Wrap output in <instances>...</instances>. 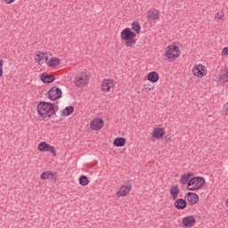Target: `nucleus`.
<instances>
[{"label": "nucleus", "instance_id": "obj_10", "mask_svg": "<svg viewBox=\"0 0 228 228\" xmlns=\"http://www.w3.org/2000/svg\"><path fill=\"white\" fill-rule=\"evenodd\" d=\"M90 83V75L88 73H82L75 77V84L79 88L86 86Z\"/></svg>", "mask_w": 228, "mask_h": 228}, {"label": "nucleus", "instance_id": "obj_24", "mask_svg": "<svg viewBox=\"0 0 228 228\" xmlns=\"http://www.w3.org/2000/svg\"><path fill=\"white\" fill-rule=\"evenodd\" d=\"M40 79L43 83H53L55 77L53 75H49L47 73H43L40 77Z\"/></svg>", "mask_w": 228, "mask_h": 228}, {"label": "nucleus", "instance_id": "obj_8", "mask_svg": "<svg viewBox=\"0 0 228 228\" xmlns=\"http://www.w3.org/2000/svg\"><path fill=\"white\" fill-rule=\"evenodd\" d=\"M37 151L39 152H50L53 158H56L57 156L56 147L51 145L45 141L40 142L37 144Z\"/></svg>", "mask_w": 228, "mask_h": 228}, {"label": "nucleus", "instance_id": "obj_35", "mask_svg": "<svg viewBox=\"0 0 228 228\" xmlns=\"http://www.w3.org/2000/svg\"><path fill=\"white\" fill-rule=\"evenodd\" d=\"M125 29H129V28H126Z\"/></svg>", "mask_w": 228, "mask_h": 228}, {"label": "nucleus", "instance_id": "obj_6", "mask_svg": "<svg viewBox=\"0 0 228 228\" xmlns=\"http://www.w3.org/2000/svg\"><path fill=\"white\" fill-rule=\"evenodd\" d=\"M117 82L112 78H105L102 81L101 90L103 94H113Z\"/></svg>", "mask_w": 228, "mask_h": 228}, {"label": "nucleus", "instance_id": "obj_15", "mask_svg": "<svg viewBox=\"0 0 228 228\" xmlns=\"http://www.w3.org/2000/svg\"><path fill=\"white\" fill-rule=\"evenodd\" d=\"M49 57V53L45 52H38L36 53L34 60L37 65H44V63L47 62V58Z\"/></svg>", "mask_w": 228, "mask_h": 228}, {"label": "nucleus", "instance_id": "obj_16", "mask_svg": "<svg viewBox=\"0 0 228 228\" xmlns=\"http://www.w3.org/2000/svg\"><path fill=\"white\" fill-rule=\"evenodd\" d=\"M182 224L183 227H195V224H197V219H195V216H187L182 219Z\"/></svg>", "mask_w": 228, "mask_h": 228}, {"label": "nucleus", "instance_id": "obj_14", "mask_svg": "<svg viewBox=\"0 0 228 228\" xmlns=\"http://www.w3.org/2000/svg\"><path fill=\"white\" fill-rule=\"evenodd\" d=\"M193 176L194 175L192 172L183 173L180 176V180H179L180 184H182L183 186H186V188H188V186H190V181H191Z\"/></svg>", "mask_w": 228, "mask_h": 228}, {"label": "nucleus", "instance_id": "obj_32", "mask_svg": "<svg viewBox=\"0 0 228 228\" xmlns=\"http://www.w3.org/2000/svg\"><path fill=\"white\" fill-rule=\"evenodd\" d=\"M222 17H223V15L220 12H217L216 14L215 19H216V20H220L222 19Z\"/></svg>", "mask_w": 228, "mask_h": 228}, {"label": "nucleus", "instance_id": "obj_30", "mask_svg": "<svg viewBox=\"0 0 228 228\" xmlns=\"http://www.w3.org/2000/svg\"><path fill=\"white\" fill-rule=\"evenodd\" d=\"M132 29H142L139 22L134 21L132 23Z\"/></svg>", "mask_w": 228, "mask_h": 228}, {"label": "nucleus", "instance_id": "obj_18", "mask_svg": "<svg viewBox=\"0 0 228 228\" xmlns=\"http://www.w3.org/2000/svg\"><path fill=\"white\" fill-rule=\"evenodd\" d=\"M181 193V189L179 185H173L169 189V194L173 200H177L179 199V194Z\"/></svg>", "mask_w": 228, "mask_h": 228}, {"label": "nucleus", "instance_id": "obj_5", "mask_svg": "<svg viewBox=\"0 0 228 228\" xmlns=\"http://www.w3.org/2000/svg\"><path fill=\"white\" fill-rule=\"evenodd\" d=\"M192 76L198 79H202L208 76V67L202 63L194 64L191 69Z\"/></svg>", "mask_w": 228, "mask_h": 228}, {"label": "nucleus", "instance_id": "obj_7", "mask_svg": "<svg viewBox=\"0 0 228 228\" xmlns=\"http://www.w3.org/2000/svg\"><path fill=\"white\" fill-rule=\"evenodd\" d=\"M131 190H133V183L129 181L124 182L119 189L116 191V197H118V199L127 197V195L131 193Z\"/></svg>", "mask_w": 228, "mask_h": 228}, {"label": "nucleus", "instance_id": "obj_33", "mask_svg": "<svg viewBox=\"0 0 228 228\" xmlns=\"http://www.w3.org/2000/svg\"><path fill=\"white\" fill-rule=\"evenodd\" d=\"M6 4H12V3H13V1L15 0H4Z\"/></svg>", "mask_w": 228, "mask_h": 228}, {"label": "nucleus", "instance_id": "obj_4", "mask_svg": "<svg viewBox=\"0 0 228 228\" xmlns=\"http://www.w3.org/2000/svg\"><path fill=\"white\" fill-rule=\"evenodd\" d=\"M134 37H136V34L131 29H124L121 32V39L126 41V47H133L136 44Z\"/></svg>", "mask_w": 228, "mask_h": 228}, {"label": "nucleus", "instance_id": "obj_22", "mask_svg": "<svg viewBox=\"0 0 228 228\" xmlns=\"http://www.w3.org/2000/svg\"><path fill=\"white\" fill-rule=\"evenodd\" d=\"M74 106L69 105L65 107L62 110H61V116L67 118V117H70V115H72V113H74Z\"/></svg>", "mask_w": 228, "mask_h": 228}, {"label": "nucleus", "instance_id": "obj_21", "mask_svg": "<svg viewBox=\"0 0 228 228\" xmlns=\"http://www.w3.org/2000/svg\"><path fill=\"white\" fill-rule=\"evenodd\" d=\"M127 143V140L124 137H117L113 140L112 145L114 147H126V144Z\"/></svg>", "mask_w": 228, "mask_h": 228}, {"label": "nucleus", "instance_id": "obj_20", "mask_svg": "<svg viewBox=\"0 0 228 228\" xmlns=\"http://www.w3.org/2000/svg\"><path fill=\"white\" fill-rule=\"evenodd\" d=\"M175 200V201L174 202V207L175 208V209H179V210L186 209V205L188 204L186 202V200L176 199Z\"/></svg>", "mask_w": 228, "mask_h": 228}, {"label": "nucleus", "instance_id": "obj_28", "mask_svg": "<svg viewBox=\"0 0 228 228\" xmlns=\"http://www.w3.org/2000/svg\"><path fill=\"white\" fill-rule=\"evenodd\" d=\"M142 88L144 92H152L154 90V86L151 85L150 83L143 84Z\"/></svg>", "mask_w": 228, "mask_h": 228}, {"label": "nucleus", "instance_id": "obj_2", "mask_svg": "<svg viewBox=\"0 0 228 228\" xmlns=\"http://www.w3.org/2000/svg\"><path fill=\"white\" fill-rule=\"evenodd\" d=\"M164 56L167 60L174 61L181 56V48L177 45H169L164 50Z\"/></svg>", "mask_w": 228, "mask_h": 228}, {"label": "nucleus", "instance_id": "obj_17", "mask_svg": "<svg viewBox=\"0 0 228 228\" xmlns=\"http://www.w3.org/2000/svg\"><path fill=\"white\" fill-rule=\"evenodd\" d=\"M165 134H166L165 128H162V127H155L151 132V136L155 140H161V138H163Z\"/></svg>", "mask_w": 228, "mask_h": 228}, {"label": "nucleus", "instance_id": "obj_11", "mask_svg": "<svg viewBox=\"0 0 228 228\" xmlns=\"http://www.w3.org/2000/svg\"><path fill=\"white\" fill-rule=\"evenodd\" d=\"M62 95L63 92L58 86H53L48 91V98L50 99V101H58L61 99Z\"/></svg>", "mask_w": 228, "mask_h": 228}, {"label": "nucleus", "instance_id": "obj_1", "mask_svg": "<svg viewBox=\"0 0 228 228\" xmlns=\"http://www.w3.org/2000/svg\"><path fill=\"white\" fill-rule=\"evenodd\" d=\"M37 115L41 118H51L54 115V105L51 102H41L37 106Z\"/></svg>", "mask_w": 228, "mask_h": 228}, {"label": "nucleus", "instance_id": "obj_27", "mask_svg": "<svg viewBox=\"0 0 228 228\" xmlns=\"http://www.w3.org/2000/svg\"><path fill=\"white\" fill-rule=\"evenodd\" d=\"M220 81L223 83H228V67L224 69V71L219 76Z\"/></svg>", "mask_w": 228, "mask_h": 228}, {"label": "nucleus", "instance_id": "obj_12", "mask_svg": "<svg viewBox=\"0 0 228 228\" xmlns=\"http://www.w3.org/2000/svg\"><path fill=\"white\" fill-rule=\"evenodd\" d=\"M90 127L93 131H101L104 127V119L102 118H94L90 122Z\"/></svg>", "mask_w": 228, "mask_h": 228}, {"label": "nucleus", "instance_id": "obj_31", "mask_svg": "<svg viewBox=\"0 0 228 228\" xmlns=\"http://www.w3.org/2000/svg\"><path fill=\"white\" fill-rule=\"evenodd\" d=\"M222 56H228V47H224L222 51Z\"/></svg>", "mask_w": 228, "mask_h": 228}, {"label": "nucleus", "instance_id": "obj_9", "mask_svg": "<svg viewBox=\"0 0 228 228\" xmlns=\"http://www.w3.org/2000/svg\"><path fill=\"white\" fill-rule=\"evenodd\" d=\"M46 67L52 69L53 70L58 69L61 65V59L57 56H52L48 53V58L46 59Z\"/></svg>", "mask_w": 228, "mask_h": 228}, {"label": "nucleus", "instance_id": "obj_26", "mask_svg": "<svg viewBox=\"0 0 228 228\" xmlns=\"http://www.w3.org/2000/svg\"><path fill=\"white\" fill-rule=\"evenodd\" d=\"M78 183L80 186H88V184L90 183V180H88V177L86 175H81L78 178Z\"/></svg>", "mask_w": 228, "mask_h": 228}, {"label": "nucleus", "instance_id": "obj_34", "mask_svg": "<svg viewBox=\"0 0 228 228\" xmlns=\"http://www.w3.org/2000/svg\"><path fill=\"white\" fill-rule=\"evenodd\" d=\"M136 33H140V29H137V30H136Z\"/></svg>", "mask_w": 228, "mask_h": 228}, {"label": "nucleus", "instance_id": "obj_23", "mask_svg": "<svg viewBox=\"0 0 228 228\" xmlns=\"http://www.w3.org/2000/svg\"><path fill=\"white\" fill-rule=\"evenodd\" d=\"M147 17L150 20H158L159 19V12L158 10L149 11Z\"/></svg>", "mask_w": 228, "mask_h": 228}, {"label": "nucleus", "instance_id": "obj_29", "mask_svg": "<svg viewBox=\"0 0 228 228\" xmlns=\"http://www.w3.org/2000/svg\"><path fill=\"white\" fill-rule=\"evenodd\" d=\"M4 75V60L0 59V77Z\"/></svg>", "mask_w": 228, "mask_h": 228}, {"label": "nucleus", "instance_id": "obj_13", "mask_svg": "<svg viewBox=\"0 0 228 228\" xmlns=\"http://www.w3.org/2000/svg\"><path fill=\"white\" fill-rule=\"evenodd\" d=\"M185 202L189 204V206H195L199 202V194L195 192H187L184 195Z\"/></svg>", "mask_w": 228, "mask_h": 228}, {"label": "nucleus", "instance_id": "obj_25", "mask_svg": "<svg viewBox=\"0 0 228 228\" xmlns=\"http://www.w3.org/2000/svg\"><path fill=\"white\" fill-rule=\"evenodd\" d=\"M53 177H54V173L52 171H45L40 175L42 181H47L48 179H53Z\"/></svg>", "mask_w": 228, "mask_h": 228}, {"label": "nucleus", "instance_id": "obj_19", "mask_svg": "<svg viewBox=\"0 0 228 228\" xmlns=\"http://www.w3.org/2000/svg\"><path fill=\"white\" fill-rule=\"evenodd\" d=\"M146 79L149 83H158V81H159V73H158V71H151L147 74Z\"/></svg>", "mask_w": 228, "mask_h": 228}, {"label": "nucleus", "instance_id": "obj_3", "mask_svg": "<svg viewBox=\"0 0 228 228\" xmlns=\"http://www.w3.org/2000/svg\"><path fill=\"white\" fill-rule=\"evenodd\" d=\"M204 186H206V178L202 176H192L189 182L187 190H189V191H199V190H202Z\"/></svg>", "mask_w": 228, "mask_h": 228}]
</instances>
